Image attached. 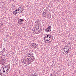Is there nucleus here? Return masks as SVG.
Instances as JSON below:
<instances>
[{"instance_id": "nucleus-25", "label": "nucleus", "mask_w": 76, "mask_h": 76, "mask_svg": "<svg viewBox=\"0 0 76 76\" xmlns=\"http://www.w3.org/2000/svg\"><path fill=\"white\" fill-rule=\"evenodd\" d=\"M23 63H24V64H25V63L24 62H23Z\"/></svg>"}, {"instance_id": "nucleus-23", "label": "nucleus", "mask_w": 76, "mask_h": 76, "mask_svg": "<svg viewBox=\"0 0 76 76\" xmlns=\"http://www.w3.org/2000/svg\"><path fill=\"white\" fill-rule=\"evenodd\" d=\"M30 76H32V75H31Z\"/></svg>"}, {"instance_id": "nucleus-6", "label": "nucleus", "mask_w": 76, "mask_h": 76, "mask_svg": "<svg viewBox=\"0 0 76 76\" xmlns=\"http://www.w3.org/2000/svg\"><path fill=\"white\" fill-rule=\"evenodd\" d=\"M23 21V19H20L18 21V23L19 24H20L22 25V22Z\"/></svg>"}, {"instance_id": "nucleus-27", "label": "nucleus", "mask_w": 76, "mask_h": 76, "mask_svg": "<svg viewBox=\"0 0 76 76\" xmlns=\"http://www.w3.org/2000/svg\"><path fill=\"white\" fill-rule=\"evenodd\" d=\"M39 32H40V31H41V30H39Z\"/></svg>"}, {"instance_id": "nucleus-19", "label": "nucleus", "mask_w": 76, "mask_h": 76, "mask_svg": "<svg viewBox=\"0 0 76 76\" xmlns=\"http://www.w3.org/2000/svg\"><path fill=\"white\" fill-rule=\"evenodd\" d=\"M15 13H16V14H17V12H16V11H15Z\"/></svg>"}, {"instance_id": "nucleus-1", "label": "nucleus", "mask_w": 76, "mask_h": 76, "mask_svg": "<svg viewBox=\"0 0 76 76\" xmlns=\"http://www.w3.org/2000/svg\"><path fill=\"white\" fill-rule=\"evenodd\" d=\"M26 58H27V61H31V62L34 61V60H35L34 56H33L32 54L29 53H28L26 55Z\"/></svg>"}, {"instance_id": "nucleus-4", "label": "nucleus", "mask_w": 76, "mask_h": 76, "mask_svg": "<svg viewBox=\"0 0 76 76\" xmlns=\"http://www.w3.org/2000/svg\"><path fill=\"white\" fill-rule=\"evenodd\" d=\"M51 38V35H47L46 37V41H48L50 39V38Z\"/></svg>"}, {"instance_id": "nucleus-20", "label": "nucleus", "mask_w": 76, "mask_h": 76, "mask_svg": "<svg viewBox=\"0 0 76 76\" xmlns=\"http://www.w3.org/2000/svg\"><path fill=\"white\" fill-rule=\"evenodd\" d=\"M17 10H18V9H17L15 10V11H16V12H17Z\"/></svg>"}, {"instance_id": "nucleus-8", "label": "nucleus", "mask_w": 76, "mask_h": 76, "mask_svg": "<svg viewBox=\"0 0 76 76\" xmlns=\"http://www.w3.org/2000/svg\"><path fill=\"white\" fill-rule=\"evenodd\" d=\"M69 51H66H66L63 52V53L64 54V53H65V55H66V54H68V53H69Z\"/></svg>"}, {"instance_id": "nucleus-14", "label": "nucleus", "mask_w": 76, "mask_h": 76, "mask_svg": "<svg viewBox=\"0 0 76 76\" xmlns=\"http://www.w3.org/2000/svg\"><path fill=\"white\" fill-rule=\"evenodd\" d=\"M18 12H20V10H19V8H18Z\"/></svg>"}, {"instance_id": "nucleus-26", "label": "nucleus", "mask_w": 76, "mask_h": 76, "mask_svg": "<svg viewBox=\"0 0 76 76\" xmlns=\"http://www.w3.org/2000/svg\"><path fill=\"white\" fill-rule=\"evenodd\" d=\"M20 13H22V12H20Z\"/></svg>"}, {"instance_id": "nucleus-2", "label": "nucleus", "mask_w": 76, "mask_h": 76, "mask_svg": "<svg viewBox=\"0 0 76 76\" xmlns=\"http://www.w3.org/2000/svg\"><path fill=\"white\" fill-rule=\"evenodd\" d=\"M51 30V26H50L48 28H47L45 31L47 32H50Z\"/></svg>"}, {"instance_id": "nucleus-12", "label": "nucleus", "mask_w": 76, "mask_h": 76, "mask_svg": "<svg viewBox=\"0 0 76 76\" xmlns=\"http://www.w3.org/2000/svg\"><path fill=\"white\" fill-rule=\"evenodd\" d=\"M38 22H39V20H37V21H36L35 23H38Z\"/></svg>"}, {"instance_id": "nucleus-3", "label": "nucleus", "mask_w": 76, "mask_h": 76, "mask_svg": "<svg viewBox=\"0 0 76 76\" xmlns=\"http://www.w3.org/2000/svg\"><path fill=\"white\" fill-rule=\"evenodd\" d=\"M69 50H70V48H69L65 46L63 48V50L64 52L65 51V52H66V51H69Z\"/></svg>"}, {"instance_id": "nucleus-10", "label": "nucleus", "mask_w": 76, "mask_h": 76, "mask_svg": "<svg viewBox=\"0 0 76 76\" xmlns=\"http://www.w3.org/2000/svg\"><path fill=\"white\" fill-rule=\"evenodd\" d=\"M13 15H16V11H14L13 12Z\"/></svg>"}, {"instance_id": "nucleus-16", "label": "nucleus", "mask_w": 76, "mask_h": 76, "mask_svg": "<svg viewBox=\"0 0 76 76\" xmlns=\"http://www.w3.org/2000/svg\"><path fill=\"white\" fill-rule=\"evenodd\" d=\"M0 75H1V76H2V75H3V73H0Z\"/></svg>"}, {"instance_id": "nucleus-11", "label": "nucleus", "mask_w": 76, "mask_h": 76, "mask_svg": "<svg viewBox=\"0 0 76 76\" xmlns=\"http://www.w3.org/2000/svg\"><path fill=\"white\" fill-rule=\"evenodd\" d=\"M44 41H46V36L45 37H44Z\"/></svg>"}, {"instance_id": "nucleus-7", "label": "nucleus", "mask_w": 76, "mask_h": 76, "mask_svg": "<svg viewBox=\"0 0 76 76\" xmlns=\"http://www.w3.org/2000/svg\"><path fill=\"white\" fill-rule=\"evenodd\" d=\"M31 47L32 46H33L34 47V48H36V47L37 46V45L35 43H32L31 44Z\"/></svg>"}, {"instance_id": "nucleus-13", "label": "nucleus", "mask_w": 76, "mask_h": 76, "mask_svg": "<svg viewBox=\"0 0 76 76\" xmlns=\"http://www.w3.org/2000/svg\"><path fill=\"white\" fill-rule=\"evenodd\" d=\"M52 41H53V39H51V41H50L49 42H51Z\"/></svg>"}, {"instance_id": "nucleus-17", "label": "nucleus", "mask_w": 76, "mask_h": 76, "mask_svg": "<svg viewBox=\"0 0 76 76\" xmlns=\"http://www.w3.org/2000/svg\"><path fill=\"white\" fill-rule=\"evenodd\" d=\"M22 7L21 9L22 10V11H23V8H22V7Z\"/></svg>"}, {"instance_id": "nucleus-29", "label": "nucleus", "mask_w": 76, "mask_h": 76, "mask_svg": "<svg viewBox=\"0 0 76 76\" xmlns=\"http://www.w3.org/2000/svg\"><path fill=\"white\" fill-rule=\"evenodd\" d=\"M40 31H41V29H40Z\"/></svg>"}, {"instance_id": "nucleus-15", "label": "nucleus", "mask_w": 76, "mask_h": 76, "mask_svg": "<svg viewBox=\"0 0 76 76\" xmlns=\"http://www.w3.org/2000/svg\"><path fill=\"white\" fill-rule=\"evenodd\" d=\"M32 76H36V75H35V74H33V75H32Z\"/></svg>"}, {"instance_id": "nucleus-5", "label": "nucleus", "mask_w": 76, "mask_h": 76, "mask_svg": "<svg viewBox=\"0 0 76 76\" xmlns=\"http://www.w3.org/2000/svg\"><path fill=\"white\" fill-rule=\"evenodd\" d=\"M7 67L6 66H4L2 67V68H3V73H4L5 72V71L7 73Z\"/></svg>"}, {"instance_id": "nucleus-22", "label": "nucleus", "mask_w": 76, "mask_h": 76, "mask_svg": "<svg viewBox=\"0 0 76 76\" xmlns=\"http://www.w3.org/2000/svg\"><path fill=\"white\" fill-rule=\"evenodd\" d=\"M21 12H22V11H20Z\"/></svg>"}, {"instance_id": "nucleus-21", "label": "nucleus", "mask_w": 76, "mask_h": 76, "mask_svg": "<svg viewBox=\"0 0 76 76\" xmlns=\"http://www.w3.org/2000/svg\"><path fill=\"white\" fill-rule=\"evenodd\" d=\"M3 24H2L1 25V26H3Z\"/></svg>"}, {"instance_id": "nucleus-28", "label": "nucleus", "mask_w": 76, "mask_h": 76, "mask_svg": "<svg viewBox=\"0 0 76 76\" xmlns=\"http://www.w3.org/2000/svg\"><path fill=\"white\" fill-rule=\"evenodd\" d=\"M25 60H26V59H25Z\"/></svg>"}, {"instance_id": "nucleus-30", "label": "nucleus", "mask_w": 76, "mask_h": 76, "mask_svg": "<svg viewBox=\"0 0 76 76\" xmlns=\"http://www.w3.org/2000/svg\"><path fill=\"white\" fill-rule=\"evenodd\" d=\"M38 29H39V28H38Z\"/></svg>"}, {"instance_id": "nucleus-9", "label": "nucleus", "mask_w": 76, "mask_h": 76, "mask_svg": "<svg viewBox=\"0 0 76 76\" xmlns=\"http://www.w3.org/2000/svg\"><path fill=\"white\" fill-rule=\"evenodd\" d=\"M43 13H45V14H46V13H47V11H46V10H44Z\"/></svg>"}, {"instance_id": "nucleus-18", "label": "nucleus", "mask_w": 76, "mask_h": 76, "mask_svg": "<svg viewBox=\"0 0 76 76\" xmlns=\"http://www.w3.org/2000/svg\"><path fill=\"white\" fill-rule=\"evenodd\" d=\"M9 69H8V70H7V72H8V71H9Z\"/></svg>"}, {"instance_id": "nucleus-31", "label": "nucleus", "mask_w": 76, "mask_h": 76, "mask_svg": "<svg viewBox=\"0 0 76 76\" xmlns=\"http://www.w3.org/2000/svg\"><path fill=\"white\" fill-rule=\"evenodd\" d=\"M36 29H37V28H36Z\"/></svg>"}, {"instance_id": "nucleus-24", "label": "nucleus", "mask_w": 76, "mask_h": 76, "mask_svg": "<svg viewBox=\"0 0 76 76\" xmlns=\"http://www.w3.org/2000/svg\"><path fill=\"white\" fill-rule=\"evenodd\" d=\"M18 13H20V12H18Z\"/></svg>"}]
</instances>
